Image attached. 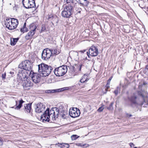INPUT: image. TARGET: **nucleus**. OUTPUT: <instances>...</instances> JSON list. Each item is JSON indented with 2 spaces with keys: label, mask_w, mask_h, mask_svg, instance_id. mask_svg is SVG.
Masks as SVG:
<instances>
[{
  "label": "nucleus",
  "mask_w": 148,
  "mask_h": 148,
  "mask_svg": "<svg viewBox=\"0 0 148 148\" xmlns=\"http://www.w3.org/2000/svg\"><path fill=\"white\" fill-rule=\"evenodd\" d=\"M79 137V136H78L77 135H73L71 137V139L72 140H75Z\"/></svg>",
  "instance_id": "c756f323"
},
{
  "label": "nucleus",
  "mask_w": 148,
  "mask_h": 148,
  "mask_svg": "<svg viewBox=\"0 0 148 148\" xmlns=\"http://www.w3.org/2000/svg\"><path fill=\"white\" fill-rule=\"evenodd\" d=\"M87 53L88 57L89 55L92 56H96L99 53L98 49L96 47L92 46L89 49L88 51L87 52Z\"/></svg>",
  "instance_id": "1a4fd4ad"
},
{
  "label": "nucleus",
  "mask_w": 148,
  "mask_h": 148,
  "mask_svg": "<svg viewBox=\"0 0 148 148\" xmlns=\"http://www.w3.org/2000/svg\"><path fill=\"white\" fill-rule=\"evenodd\" d=\"M57 92H58V89H53V90H46L45 91V92L46 93H54Z\"/></svg>",
  "instance_id": "393cba45"
},
{
  "label": "nucleus",
  "mask_w": 148,
  "mask_h": 148,
  "mask_svg": "<svg viewBox=\"0 0 148 148\" xmlns=\"http://www.w3.org/2000/svg\"><path fill=\"white\" fill-rule=\"evenodd\" d=\"M73 8L71 6H66L62 12V16L65 18H69L73 13Z\"/></svg>",
  "instance_id": "423d86ee"
},
{
  "label": "nucleus",
  "mask_w": 148,
  "mask_h": 148,
  "mask_svg": "<svg viewBox=\"0 0 148 148\" xmlns=\"http://www.w3.org/2000/svg\"><path fill=\"white\" fill-rule=\"evenodd\" d=\"M75 145L77 146H80L81 147H87V146H85L86 145V144H84V145H82V143H75Z\"/></svg>",
  "instance_id": "2f4dec72"
},
{
  "label": "nucleus",
  "mask_w": 148,
  "mask_h": 148,
  "mask_svg": "<svg viewBox=\"0 0 148 148\" xmlns=\"http://www.w3.org/2000/svg\"><path fill=\"white\" fill-rule=\"evenodd\" d=\"M38 66V72L41 74V76L43 77L48 76L53 69L50 66L44 63L39 64Z\"/></svg>",
  "instance_id": "f03ea898"
},
{
  "label": "nucleus",
  "mask_w": 148,
  "mask_h": 148,
  "mask_svg": "<svg viewBox=\"0 0 148 148\" xmlns=\"http://www.w3.org/2000/svg\"><path fill=\"white\" fill-rule=\"evenodd\" d=\"M48 19H50L53 22H55L56 23H58V18L56 15H50L48 17Z\"/></svg>",
  "instance_id": "412c9836"
},
{
  "label": "nucleus",
  "mask_w": 148,
  "mask_h": 148,
  "mask_svg": "<svg viewBox=\"0 0 148 148\" xmlns=\"http://www.w3.org/2000/svg\"><path fill=\"white\" fill-rule=\"evenodd\" d=\"M70 116L72 118H75L78 116L80 114L79 110L76 108H72L69 111Z\"/></svg>",
  "instance_id": "9d476101"
},
{
  "label": "nucleus",
  "mask_w": 148,
  "mask_h": 148,
  "mask_svg": "<svg viewBox=\"0 0 148 148\" xmlns=\"http://www.w3.org/2000/svg\"><path fill=\"white\" fill-rule=\"evenodd\" d=\"M17 79L18 81H22L27 78L26 75L23 71L22 69L19 70L17 74Z\"/></svg>",
  "instance_id": "ddd939ff"
},
{
  "label": "nucleus",
  "mask_w": 148,
  "mask_h": 148,
  "mask_svg": "<svg viewBox=\"0 0 148 148\" xmlns=\"http://www.w3.org/2000/svg\"><path fill=\"white\" fill-rule=\"evenodd\" d=\"M59 114V109L57 108H52L50 110L48 108L41 115V119L43 122L47 121L49 123H53L58 118Z\"/></svg>",
  "instance_id": "f257e3e1"
},
{
  "label": "nucleus",
  "mask_w": 148,
  "mask_h": 148,
  "mask_svg": "<svg viewBox=\"0 0 148 148\" xmlns=\"http://www.w3.org/2000/svg\"><path fill=\"white\" fill-rule=\"evenodd\" d=\"M119 88L118 87H117V89L115 90L114 91V92L115 94L116 95H117L118 93V89H119Z\"/></svg>",
  "instance_id": "e433bc0d"
},
{
  "label": "nucleus",
  "mask_w": 148,
  "mask_h": 148,
  "mask_svg": "<svg viewBox=\"0 0 148 148\" xmlns=\"http://www.w3.org/2000/svg\"><path fill=\"white\" fill-rule=\"evenodd\" d=\"M137 98V96L136 95L134 94L133 95L130 97V100L132 103L134 104H136L137 103L136 100Z\"/></svg>",
  "instance_id": "6ab92c4d"
},
{
  "label": "nucleus",
  "mask_w": 148,
  "mask_h": 148,
  "mask_svg": "<svg viewBox=\"0 0 148 148\" xmlns=\"http://www.w3.org/2000/svg\"><path fill=\"white\" fill-rule=\"evenodd\" d=\"M9 4H10V5H11V3H9Z\"/></svg>",
  "instance_id": "5fc2aeb1"
},
{
  "label": "nucleus",
  "mask_w": 148,
  "mask_h": 148,
  "mask_svg": "<svg viewBox=\"0 0 148 148\" xmlns=\"http://www.w3.org/2000/svg\"><path fill=\"white\" fill-rule=\"evenodd\" d=\"M83 0H79L78 1H77V2L79 3V4H81V3L83 1Z\"/></svg>",
  "instance_id": "37998d69"
},
{
  "label": "nucleus",
  "mask_w": 148,
  "mask_h": 148,
  "mask_svg": "<svg viewBox=\"0 0 148 148\" xmlns=\"http://www.w3.org/2000/svg\"><path fill=\"white\" fill-rule=\"evenodd\" d=\"M23 6L26 9L34 8L36 6L35 0H22Z\"/></svg>",
  "instance_id": "6e6552de"
},
{
  "label": "nucleus",
  "mask_w": 148,
  "mask_h": 148,
  "mask_svg": "<svg viewBox=\"0 0 148 148\" xmlns=\"http://www.w3.org/2000/svg\"><path fill=\"white\" fill-rule=\"evenodd\" d=\"M18 24V20L13 18H7L5 21V25L6 27L10 30L15 29Z\"/></svg>",
  "instance_id": "7ed1b4c3"
},
{
  "label": "nucleus",
  "mask_w": 148,
  "mask_h": 148,
  "mask_svg": "<svg viewBox=\"0 0 148 148\" xmlns=\"http://www.w3.org/2000/svg\"><path fill=\"white\" fill-rule=\"evenodd\" d=\"M67 71V66L63 65L55 69L53 72L56 76H61L64 75Z\"/></svg>",
  "instance_id": "39448f33"
},
{
  "label": "nucleus",
  "mask_w": 148,
  "mask_h": 148,
  "mask_svg": "<svg viewBox=\"0 0 148 148\" xmlns=\"http://www.w3.org/2000/svg\"><path fill=\"white\" fill-rule=\"evenodd\" d=\"M36 28V27L35 24L34 23L31 24L29 26V31L35 34Z\"/></svg>",
  "instance_id": "a211bd4d"
},
{
  "label": "nucleus",
  "mask_w": 148,
  "mask_h": 148,
  "mask_svg": "<svg viewBox=\"0 0 148 148\" xmlns=\"http://www.w3.org/2000/svg\"><path fill=\"white\" fill-rule=\"evenodd\" d=\"M58 146L61 148H69V145L68 144L63 143L62 144H59Z\"/></svg>",
  "instance_id": "b1692460"
},
{
  "label": "nucleus",
  "mask_w": 148,
  "mask_h": 148,
  "mask_svg": "<svg viewBox=\"0 0 148 148\" xmlns=\"http://www.w3.org/2000/svg\"><path fill=\"white\" fill-rule=\"evenodd\" d=\"M52 54V52L51 49L48 48L45 49L42 53V59L44 60H48L51 56Z\"/></svg>",
  "instance_id": "0eeeda50"
},
{
  "label": "nucleus",
  "mask_w": 148,
  "mask_h": 148,
  "mask_svg": "<svg viewBox=\"0 0 148 148\" xmlns=\"http://www.w3.org/2000/svg\"><path fill=\"white\" fill-rule=\"evenodd\" d=\"M60 115L62 116V118H65V114L64 113H62V114L61 113H60Z\"/></svg>",
  "instance_id": "58836bf2"
},
{
  "label": "nucleus",
  "mask_w": 148,
  "mask_h": 148,
  "mask_svg": "<svg viewBox=\"0 0 148 148\" xmlns=\"http://www.w3.org/2000/svg\"><path fill=\"white\" fill-rule=\"evenodd\" d=\"M21 83L22 85L25 90L29 89L30 87L32 86L33 85V83L31 81L27 79L23 80Z\"/></svg>",
  "instance_id": "9b49d317"
},
{
  "label": "nucleus",
  "mask_w": 148,
  "mask_h": 148,
  "mask_svg": "<svg viewBox=\"0 0 148 148\" xmlns=\"http://www.w3.org/2000/svg\"><path fill=\"white\" fill-rule=\"evenodd\" d=\"M73 69H74V67H73Z\"/></svg>",
  "instance_id": "6e6d98bb"
},
{
  "label": "nucleus",
  "mask_w": 148,
  "mask_h": 148,
  "mask_svg": "<svg viewBox=\"0 0 148 148\" xmlns=\"http://www.w3.org/2000/svg\"><path fill=\"white\" fill-rule=\"evenodd\" d=\"M89 79L88 78V74H85L82 77L79 81L81 83H84L86 81H87Z\"/></svg>",
  "instance_id": "aec40b11"
},
{
  "label": "nucleus",
  "mask_w": 148,
  "mask_h": 148,
  "mask_svg": "<svg viewBox=\"0 0 148 148\" xmlns=\"http://www.w3.org/2000/svg\"><path fill=\"white\" fill-rule=\"evenodd\" d=\"M45 108V106L42 103H40L37 104L35 110V111L36 112H41L44 110Z\"/></svg>",
  "instance_id": "4468645a"
},
{
  "label": "nucleus",
  "mask_w": 148,
  "mask_h": 148,
  "mask_svg": "<svg viewBox=\"0 0 148 148\" xmlns=\"http://www.w3.org/2000/svg\"><path fill=\"white\" fill-rule=\"evenodd\" d=\"M82 66H83V65L82 64H79L76 65V67H77V69H78V71H81V69Z\"/></svg>",
  "instance_id": "473e14b6"
},
{
  "label": "nucleus",
  "mask_w": 148,
  "mask_h": 148,
  "mask_svg": "<svg viewBox=\"0 0 148 148\" xmlns=\"http://www.w3.org/2000/svg\"><path fill=\"white\" fill-rule=\"evenodd\" d=\"M24 110L25 112L28 113H30L32 110V103H28L24 104Z\"/></svg>",
  "instance_id": "dca6fc26"
},
{
  "label": "nucleus",
  "mask_w": 148,
  "mask_h": 148,
  "mask_svg": "<svg viewBox=\"0 0 148 148\" xmlns=\"http://www.w3.org/2000/svg\"><path fill=\"white\" fill-rule=\"evenodd\" d=\"M18 101L15 100L16 104L15 105L11 107L12 108H14L15 110H19L23 106V103L24 102V101L22 99L20 100L19 101V104L17 105Z\"/></svg>",
  "instance_id": "2eb2a0df"
},
{
  "label": "nucleus",
  "mask_w": 148,
  "mask_h": 148,
  "mask_svg": "<svg viewBox=\"0 0 148 148\" xmlns=\"http://www.w3.org/2000/svg\"><path fill=\"white\" fill-rule=\"evenodd\" d=\"M134 148H137V147H135Z\"/></svg>",
  "instance_id": "603ef678"
},
{
  "label": "nucleus",
  "mask_w": 148,
  "mask_h": 148,
  "mask_svg": "<svg viewBox=\"0 0 148 148\" xmlns=\"http://www.w3.org/2000/svg\"><path fill=\"white\" fill-rule=\"evenodd\" d=\"M28 31V29L26 27H23L21 29V32L24 33L25 32H27Z\"/></svg>",
  "instance_id": "7c9ffc66"
},
{
  "label": "nucleus",
  "mask_w": 148,
  "mask_h": 148,
  "mask_svg": "<svg viewBox=\"0 0 148 148\" xmlns=\"http://www.w3.org/2000/svg\"><path fill=\"white\" fill-rule=\"evenodd\" d=\"M10 73L12 74H13L14 73V72H10Z\"/></svg>",
  "instance_id": "8fccbe9b"
},
{
  "label": "nucleus",
  "mask_w": 148,
  "mask_h": 148,
  "mask_svg": "<svg viewBox=\"0 0 148 148\" xmlns=\"http://www.w3.org/2000/svg\"><path fill=\"white\" fill-rule=\"evenodd\" d=\"M69 89V87H65L61 88L58 89V92H62L65 90H68Z\"/></svg>",
  "instance_id": "cd10ccee"
},
{
  "label": "nucleus",
  "mask_w": 148,
  "mask_h": 148,
  "mask_svg": "<svg viewBox=\"0 0 148 148\" xmlns=\"http://www.w3.org/2000/svg\"><path fill=\"white\" fill-rule=\"evenodd\" d=\"M112 77H110L108 81V82L107 83V85H110V81L112 79Z\"/></svg>",
  "instance_id": "4c0bfd02"
},
{
  "label": "nucleus",
  "mask_w": 148,
  "mask_h": 148,
  "mask_svg": "<svg viewBox=\"0 0 148 148\" xmlns=\"http://www.w3.org/2000/svg\"><path fill=\"white\" fill-rule=\"evenodd\" d=\"M146 69L148 70V65L146 66Z\"/></svg>",
  "instance_id": "de8ad7c7"
},
{
  "label": "nucleus",
  "mask_w": 148,
  "mask_h": 148,
  "mask_svg": "<svg viewBox=\"0 0 148 148\" xmlns=\"http://www.w3.org/2000/svg\"><path fill=\"white\" fill-rule=\"evenodd\" d=\"M46 29V27L45 25H42V26L41 29V32H43Z\"/></svg>",
  "instance_id": "f704fd0d"
},
{
  "label": "nucleus",
  "mask_w": 148,
  "mask_h": 148,
  "mask_svg": "<svg viewBox=\"0 0 148 148\" xmlns=\"http://www.w3.org/2000/svg\"><path fill=\"white\" fill-rule=\"evenodd\" d=\"M130 145L131 147H134V145L133 143H130Z\"/></svg>",
  "instance_id": "a19ab883"
},
{
  "label": "nucleus",
  "mask_w": 148,
  "mask_h": 148,
  "mask_svg": "<svg viewBox=\"0 0 148 148\" xmlns=\"http://www.w3.org/2000/svg\"><path fill=\"white\" fill-rule=\"evenodd\" d=\"M89 3V1L87 0H83L82 2L81 3V5L83 6H87Z\"/></svg>",
  "instance_id": "a878e982"
},
{
  "label": "nucleus",
  "mask_w": 148,
  "mask_h": 148,
  "mask_svg": "<svg viewBox=\"0 0 148 148\" xmlns=\"http://www.w3.org/2000/svg\"><path fill=\"white\" fill-rule=\"evenodd\" d=\"M30 75L32 80L35 84L38 83L40 82V76L41 74H39L37 73L33 72L32 74L30 73Z\"/></svg>",
  "instance_id": "f8f14e48"
},
{
  "label": "nucleus",
  "mask_w": 148,
  "mask_h": 148,
  "mask_svg": "<svg viewBox=\"0 0 148 148\" xmlns=\"http://www.w3.org/2000/svg\"><path fill=\"white\" fill-rule=\"evenodd\" d=\"M19 38H12L10 39V44L11 45H14L18 40Z\"/></svg>",
  "instance_id": "5701e85b"
},
{
  "label": "nucleus",
  "mask_w": 148,
  "mask_h": 148,
  "mask_svg": "<svg viewBox=\"0 0 148 148\" xmlns=\"http://www.w3.org/2000/svg\"><path fill=\"white\" fill-rule=\"evenodd\" d=\"M82 10V9L81 8H79L78 9L77 13H80V11Z\"/></svg>",
  "instance_id": "79ce46f5"
},
{
  "label": "nucleus",
  "mask_w": 148,
  "mask_h": 148,
  "mask_svg": "<svg viewBox=\"0 0 148 148\" xmlns=\"http://www.w3.org/2000/svg\"><path fill=\"white\" fill-rule=\"evenodd\" d=\"M86 51V50H84L83 51H80V52H81V53H84V52H85Z\"/></svg>",
  "instance_id": "c03bdc74"
},
{
  "label": "nucleus",
  "mask_w": 148,
  "mask_h": 148,
  "mask_svg": "<svg viewBox=\"0 0 148 148\" xmlns=\"http://www.w3.org/2000/svg\"><path fill=\"white\" fill-rule=\"evenodd\" d=\"M3 145V140L0 139V146H2Z\"/></svg>",
  "instance_id": "ea45409f"
},
{
  "label": "nucleus",
  "mask_w": 148,
  "mask_h": 148,
  "mask_svg": "<svg viewBox=\"0 0 148 148\" xmlns=\"http://www.w3.org/2000/svg\"><path fill=\"white\" fill-rule=\"evenodd\" d=\"M23 27H26V23H24V24L23 26Z\"/></svg>",
  "instance_id": "49530a36"
},
{
  "label": "nucleus",
  "mask_w": 148,
  "mask_h": 148,
  "mask_svg": "<svg viewBox=\"0 0 148 148\" xmlns=\"http://www.w3.org/2000/svg\"><path fill=\"white\" fill-rule=\"evenodd\" d=\"M35 34L32 33L31 32H29L27 34L25 37V38L27 40H29L32 38Z\"/></svg>",
  "instance_id": "4be33fe9"
},
{
  "label": "nucleus",
  "mask_w": 148,
  "mask_h": 148,
  "mask_svg": "<svg viewBox=\"0 0 148 148\" xmlns=\"http://www.w3.org/2000/svg\"><path fill=\"white\" fill-rule=\"evenodd\" d=\"M6 73H3L2 74L1 77L2 78V79H4L6 77Z\"/></svg>",
  "instance_id": "c9c22d12"
},
{
  "label": "nucleus",
  "mask_w": 148,
  "mask_h": 148,
  "mask_svg": "<svg viewBox=\"0 0 148 148\" xmlns=\"http://www.w3.org/2000/svg\"><path fill=\"white\" fill-rule=\"evenodd\" d=\"M114 104L113 102H112L108 107H107L106 108L109 110H111L113 109V106Z\"/></svg>",
  "instance_id": "c85d7f7f"
},
{
  "label": "nucleus",
  "mask_w": 148,
  "mask_h": 148,
  "mask_svg": "<svg viewBox=\"0 0 148 148\" xmlns=\"http://www.w3.org/2000/svg\"><path fill=\"white\" fill-rule=\"evenodd\" d=\"M103 106L104 105H102V106L101 107H99L98 108V109L97 110V111L99 112H101L104 109V108H103Z\"/></svg>",
  "instance_id": "72a5a7b5"
},
{
  "label": "nucleus",
  "mask_w": 148,
  "mask_h": 148,
  "mask_svg": "<svg viewBox=\"0 0 148 148\" xmlns=\"http://www.w3.org/2000/svg\"><path fill=\"white\" fill-rule=\"evenodd\" d=\"M75 0L76 1H79V0Z\"/></svg>",
  "instance_id": "864d4df0"
},
{
  "label": "nucleus",
  "mask_w": 148,
  "mask_h": 148,
  "mask_svg": "<svg viewBox=\"0 0 148 148\" xmlns=\"http://www.w3.org/2000/svg\"><path fill=\"white\" fill-rule=\"evenodd\" d=\"M127 117H130L132 116V115L131 114H127Z\"/></svg>",
  "instance_id": "a18cd8bd"
},
{
  "label": "nucleus",
  "mask_w": 148,
  "mask_h": 148,
  "mask_svg": "<svg viewBox=\"0 0 148 148\" xmlns=\"http://www.w3.org/2000/svg\"><path fill=\"white\" fill-rule=\"evenodd\" d=\"M52 51V54L51 56H53L54 55H58L60 53L59 51H57L56 49H51Z\"/></svg>",
  "instance_id": "bb28decb"
},
{
  "label": "nucleus",
  "mask_w": 148,
  "mask_h": 148,
  "mask_svg": "<svg viewBox=\"0 0 148 148\" xmlns=\"http://www.w3.org/2000/svg\"><path fill=\"white\" fill-rule=\"evenodd\" d=\"M64 2L68 4L67 6H71L72 8L74 7L75 5L77 4L74 2L73 0H64Z\"/></svg>",
  "instance_id": "f3484780"
},
{
  "label": "nucleus",
  "mask_w": 148,
  "mask_h": 148,
  "mask_svg": "<svg viewBox=\"0 0 148 148\" xmlns=\"http://www.w3.org/2000/svg\"><path fill=\"white\" fill-rule=\"evenodd\" d=\"M19 67L21 69H23L28 71H30V73L32 72V64L31 62L29 60H26L21 62L19 65Z\"/></svg>",
  "instance_id": "20e7f679"
},
{
  "label": "nucleus",
  "mask_w": 148,
  "mask_h": 148,
  "mask_svg": "<svg viewBox=\"0 0 148 148\" xmlns=\"http://www.w3.org/2000/svg\"><path fill=\"white\" fill-rule=\"evenodd\" d=\"M109 85H107V84H106V86L107 87V88H109L110 86H109Z\"/></svg>",
  "instance_id": "09e8293b"
},
{
  "label": "nucleus",
  "mask_w": 148,
  "mask_h": 148,
  "mask_svg": "<svg viewBox=\"0 0 148 148\" xmlns=\"http://www.w3.org/2000/svg\"><path fill=\"white\" fill-rule=\"evenodd\" d=\"M75 53H76V54L77 55V56H78V53H77L76 52H75Z\"/></svg>",
  "instance_id": "3c124183"
}]
</instances>
